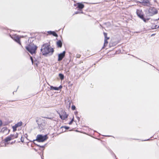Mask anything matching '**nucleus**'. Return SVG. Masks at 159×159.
Instances as JSON below:
<instances>
[{
    "mask_svg": "<svg viewBox=\"0 0 159 159\" xmlns=\"http://www.w3.org/2000/svg\"><path fill=\"white\" fill-rule=\"evenodd\" d=\"M52 34L56 37H58V35L54 31H52Z\"/></svg>",
    "mask_w": 159,
    "mask_h": 159,
    "instance_id": "obj_19",
    "label": "nucleus"
},
{
    "mask_svg": "<svg viewBox=\"0 0 159 159\" xmlns=\"http://www.w3.org/2000/svg\"><path fill=\"white\" fill-rule=\"evenodd\" d=\"M58 88H59V89H61L62 88V86H60L59 87H58Z\"/></svg>",
    "mask_w": 159,
    "mask_h": 159,
    "instance_id": "obj_32",
    "label": "nucleus"
},
{
    "mask_svg": "<svg viewBox=\"0 0 159 159\" xmlns=\"http://www.w3.org/2000/svg\"><path fill=\"white\" fill-rule=\"evenodd\" d=\"M18 134H16L14 135H11L10 136L4 139V141L5 142V146H6V143H7L8 141L13 139L15 138H17L18 137Z\"/></svg>",
    "mask_w": 159,
    "mask_h": 159,
    "instance_id": "obj_5",
    "label": "nucleus"
},
{
    "mask_svg": "<svg viewBox=\"0 0 159 159\" xmlns=\"http://www.w3.org/2000/svg\"><path fill=\"white\" fill-rule=\"evenodd\" d=\"M22 125V122H20L16 124V127H18Z\"/></svg>",
    "mask_w": 159,
    "mask_h": 159,
    "instance_id": "obj_15",
    "label": "nucleus"
},
{
    "mask_svg": "<svg viewBox=\"0 0 159 159\" xmlns=\"http://www.w3.org/2000/svg\"><path fill=\"white\" fill-rule=\"evenodd\" d=\"M60 117L61 118V119L62 120H64L66 119L68 117V115H67L66 114V113L64 111L62 112V115L59 114Z\"/></svg>",
    "mask_w": 159,
    "mask_h": 159,
    "instance_id": "obj_7",
    "label": "nucleus"
},
{
    "mask_svg": "<svg viewBox=\"0 0 159 159\" xmlns=\"http://www.w3.org/2000/svg\"><path fill=\"white\" fill-rule=\"evenodd\" d=\"M109 39V38H107V39H105L104 40V47H105L107 44L108 43V42L107 41V40Z\"/></svg>",
    "mask_w": 159,
    "mask_h": 159,
    "instance_id": "obj_16",
    "label": "nucleus"
},
{
    "mask_svg": "<svg viewBox=\"0 0 159 159\" xmlns=\"http://www.w3.org/2000/svg\"><path fill=\"white\" fill-rule=\"evenodd\" d=\"M141 19H142L145 22H146L147 21H148L149 19H145L144 16Z\"/></svg>",
    "mask_w": 159,
    "mask_h": 159,
    "instance_id": "obj_18",
    "label": "nucleus"
},
{
    "mask_svg": "<svg viewBox=\"0 0 159 159\" xmlns=\"http://www.w3.org/2000/svg\"><path fill=\"white\" fill-rule=\"evenodd\" d=\"M17 127H16V125H15L14 126H13V130L14 131H15L16 130V129Z\"/></svg>",
    "mask_w": 159,
    "mask_h": 159,
    "instance_id": "obj_22",
    "label": "nucleus"
},
{
    "mask_svg": "<svg viewBox=\"0 0 159 159\" xmlns=\"http://www.w3.org/2000/svg\"><path fill=\"white\" fill-rule=\"evenodd\" d=\"M65 51H63L62 53H61L58 55V61H61L62 60L63 58L64 57L65 54Z\"/></svg>",
    "mask_w": 159,
    "mask_h": 159,
    "instance_id": "obj_11",
    "label": "nucleus"
},
{
    "mask_svg": "<svg viewBox=\"0 0 159 159\" xmlns=\"http://www.w3.org/2000/svg\"><path fill=\"white\" fill-rule=\"evenodd\" d=\"M159 20V18L158 19H156V20H156V21H157V20Z\"/></svg>",
    "mask_w": 159,
    "mask_h": 159,
    "instance_id": "obj_36",
    "label": "nucleus"
},
{
    "mask_svg": "<svg viewBox=\"0 0 159 159\" xmlns=\"http://www.w3.org/2000/svg\"><path fill=\"white\" fill-rule=\"evenodd\" d=\"M120 2H121L122 3H123V1H121H121H120Z\"/></svg>",
    "mask_w": 159,
    "mask_h": 159,
    "instance_id": "obj_34",
    "label": "nucleus"
},
{
    "mask_svg": "<svg viewBox=\"0 0 159 159\" xmlns=\"http://www.w3.org/2000/svg\"><path fill=\"white\" fill-rule=\"evenodd\" d=\"M53 31H50L48 32V33L50 34H52V33Z\"/></svg>",
    "mask_w": 159,
    "mask_h": 159,
    "instance_id": "obj_27",
    "label": "nucleus"
},
{
    "mask_svg": "<svg viewBox=\"0 0 159 159\" xmlns=\"http://www.w3.org/2000/svg\"><path fill=\"white\" fill-rule=\"evenodd\" d=\"M37 48V47L36 46L32 44L26 47V50L32 55L35 53Z\"/></svg>",
    "mask_w": 159,
    "mask_h": 159,
    "instance_id": "obj_2",
    "label": "nucleus"
},
{
    "mask_svg": "<svg viewBox=\"0 0 159 159\" xmlns=\"http://www.w3.org/2000/svg\"><path fill=\"white\" fill-rule=\"evenodd\" d=\"M50 89L53 90H59V88L57 87H53L52 86H50Z\"/></svg>",
    "mask_w": 159,
    "mask_h": 159,
    "instance_id": "obj_14",
    "label": "nucleus"
},
{
    "mask_svg": "<svg viewBox=\"0 0 159 159\" xmlns=\"http://www.w3.org/2000/svg\"><path fill=\"white\" fill-rule=\"evenodd\" d=\"M136 14L141 19L144 16V15L141 10H137Z\"/></svg>",
    "mask_w": 159,
    "mask_h": 159,
    "instance_id": "obj_8",
    "label": "nucleus"
},
{
    "mask_svg": "<svg viewBox=\"0 0 159 159\" xmlns=\"http://www.w3.org/2000/svg\"><path fill=\"white\" fill-rule=\"evenodd\" d=\"M46 118H48V119H51V118H47V117H46Z\"/></svg>",
    "mask_w": 159,
    "mask_h": 159,
    "instance_id": "obj_37",
    "label": "nucleus"
},
{
    "mask_svg": "<svg viewBox=\"0 0 159 159\" xmlns=\"http://www.w3.org/2000/svg\"><path fill=\"white\" fill-rule=\"evenodd\" d=\"M78 13V12H75V13H76V14H77V13Z\"/></svg>",
    "mask_w": 159,
    "mask_h": 159,
    "instance_id": "obj_38",
    "label": "nucleus"
},
{
    "mask_svg": "<svg viewBox=\"0 0 159 159\" xmlns=\"http://www.w3.org/2000/svg\"><path fill=\"white\" fill-rule=\"evenodd\" d=\"M11 38L13 39L15 41L19 43V44H21L20 41V38L19 36L15 35L11 37Z\"/></svg>",
    "mask_w": 159,
    "mask_h": 159,
    "instance_id": "obj_9",
    "label": "nucleus"
},
{
    "mask_svg": "<svg viewBox=\"0 0 159 159\" xmlns=\"http://www.w3.org/2000/svg\"><path fill=\"white\" fill-rule=\"evenodd\" d=\"M59 77L61 79V80H63L64 78V75L62 74H61V73L59 74Z\"/></svg>",
    "mask_w": 159,
    "mask_h": 159,
    "instance_id": "obj_17",
    "label": "nucleus"
},
{
    "mask_svg": "<svg viewBox=\"0 0 159 159\" xmlns=\"http://www.w3.org/2000/svg\"><path fill=\"white\" fill-rule=\"evenodd\" d=\"M143 1L140 2L142 3V5L144 6H148L150 5V2L149 0H142Z\"/></svg>",
    "mask_w": 159,
    "mask_h": 159,
    "instance_id": "obj_10",
    "label": "nucleus"
},
{
    "mask_svg": "<svg viewBox=\"0 0 159 159\" xmlns=\"http://www.w3.org/2000/svg\"><path fill=\"white\" fill-rule=\"evenodd\" d=\"M2 125V121L1 120H0V126H1Z\"/></svg>",
    "mask_w": 159,
    "mask_h": 159,
    "instance_id": "obj_29",
    "label": "nucleus"
},
{
    "mask_svg": "<svg viewBox=\"0 0 159 159\" xmlns=\"http://www.w3.org/2000/svg\"><path fill=\"white\" fill-rule=\"evenodd\" d=\"M13 143V142L11 143V144H12Z\"/></svg>",
    "mask_w": 159,
    "mask_h": 159,
    "instance_id": "obj_40",
    "label": "nucleus"
},
{
    "mask_svg": "<svg viewBox=\"0 0 159 159\" xmlns=\"http://www.w3.org/2000/svg\"><path fill=\"white\" fill-rule=\"evenodd\" d=\"M40 147L41 148H43L44 147V146H40Z\"/></svg>",
    "mask_w": 159,
    "mask_h": 159,
    "instance_id": "obj_35",
    "label": "nucleus"
},
{
    "mask_svg": "<svg viewBox=\"0 0 159 159\" xmlns=\"http://www.w3.org/2000/svg\"><path fill=\"white\" fill-rule=\"evenodd\" d=\"M77 58H80V55L79 54H77L76 56Z\"/></svg>",
    "mask_w": 159,
    "mask_h": 159,
    "instance_id": "obj_28",
    "label": "nucleus"
},
{
    "mask_svg": "<svg viewBox=\"0 0 159 159\" xmlns=\"http://www.w3.org/2000/svg\"><path fill=\"white\" fill-rule=\"evenodd\" d=\"M157 25H155L154 26V27L152 28V29H157Z\"/></svg>",
    "mask_w": 159,
    "mask_h": 159,
    "instance_id": "obj_26",
    "label": "nucleus"
},
{
    "mask_svg": "<svg viewBox=\"0 0 159 159\" xmlns=\"http://www.w3.org/2000/svg\"><path fill=\"white\" fill-rule=\"evenodd\" d=\"M75 107L74 105H72L71 107V109L72 110H74L75 109Z\"/></svg>",
    "mask_w": 159,
    "mask_h": 159,
    "instance_id": "obj_21",
    "label": "nucleus"
},
{
    "mask_svg": "<svg viewBox=\"0 0 159 159\" xmlns=\"http://www.w3.org/2000/svg\"><path fill=\"white\" fill-rule=\"evenodd\" d=\"M104 34L105 37V39H107V34L106 33H104Z\"/></svg>",
    "mask_w": 159,
    "mask_h": 159,
    "instance_id": "obj_23",
    "label": "nucleus"
},
{
    "mask_svg": "<svg viewBox=\"0 0 159 159\" xmlns=\"http://www.w3.org/2000/svg\"><path fill=\"white\" fill-rule=\"evenodd\" d=\"M30 59L31 60L32 62L33 63V60L32 57H30Z\"/></svg>",
    "mask_w": 159,
    "mask_h": 159,
    "instance_id": "obj_30",
    "label": "nucleus"
},
{
    "mask_svg": "<svg viewBox=\"0 0 159 159\" xmlns=\"http://www.w3.org/2000/svg\"><path fill=\"white\" fill-rule=\"evenodd\" d=\"M77 4L78 5V7L79 9H82L84 7V5L81 3H78Z\"/></svg>",
    "mask_w": 159,
    "mask_h": 159,
    "instance_id": "obj_12",
    "label": "nucleus"
},
{
    "mask_svg": "<svg viewBox=\"0 0 159 159\" xmlns=\"http://www.w3.org/2000/svg\"><path fill=\"white\" fill-rule=\"evenodd\" d=\"M74 118L73 117V118L71 120V121L69 123V125H71L72 124V122L74 121Z\"/></svg>",
    "mask_w": 159,
    "mask_h": 159,
    "instance_id": "obj_20",
    "label": "nucleus"
},
{
    "mask_svg": "<svg viewBox=\"0 0 159 159\" xmlns=\"http://www.w3.org/2000/svg\"><path fill=\"white\" fill-rule=\"evenodd\" d=\"M43 120L42 119H39L38 121V124L39 125V128L40 129H43V128L44 127V126L45 125V123L44 122H43V123H40L39 122V121H43Z\"/></svg>",
    "mask_w": 159,
    "mask_h": 159,
    "instance_id": "obj_6",
    "label": "nucleus"
},
{
    "mask_svg": "<svg viewBox=\"0 0 159 159\" xmlns=\"http://www.w3.org/2000/svg\"><path fill=\"white\" fill-rule=\"evenodd\" d=\"M147 10L148 12L147 14L149 16H152L158 13L157 10L154 7H150Z\"/></svg>",
    "mask_w": 159,
    "mask_h": 159,
    "instance_id": "obj_3",
    "label": "nucleus"
},
{
    "mask_svg": "<svg viewBox=\"0 0 159 159\" xmlns=\"http://www.w3.org/2000/svg\"><path fill=\"white\" fill-rule=\"evenodd\" d=\"M108 136V137H109V136Z\"/></svg>",
    "mask_w": 159,
    "mask_h": 159,
    "instance_id": "obj_41",
    "label": "nucleus"
},
{
    "mask_svg": "<svg viewBox=\"0 0 159 159\" xmlns=\"http://www.w3.org/2000/svg\"><path fill=\"white\" fill-rule=\"evenodd\" d=\"M24 138H23L22 136L21 137L20 140L21 142H23L24 141Z\"/></svg>",
    "mask_w": 159,
    "mask_h": 159,
    "instance_id": "obj_24",
    "label": "nucleus"
},
{
    "mask_svg": "<svg viewBox=\"0 0 159 159\" xmlns=\"http://www.w3.org/2000/svg\"><path fill=\"white\" fill-rule=\"evenodd\" d=\"M48 139L47 135H38L37 136L36 140L39 142H43Z\"/></svg>",
    "mask_w": 159,
    "mask_h": 159,
    "instance_id": "obj_4",
    "label": "nucleus"
},
{
    "mask_svg": "<svg viewBox=\"0 0 159 159\" xmlns=\"http://www.w3.org/2000/svg\"><path fill=\"white\" fill-rule=\"evenodd\" d=\"M77 119L78 120H79L80 119V117H77Z\"/></svg>",
    "mask_w": 159,
    "mask_h": 159,
    "instance_id": "obj_33",
    "label": "nucleus"
},
{
    "mask_svg": "<svg viewBox=\"0 0 159 159\" xmlns=\"http://www.w3.org/2000/svg\"><path fill=\"white\" fill-rule=\"evenodd\" d=\"M57 46L61 48L62 46V43L61 41L60 40L58 41L57 43Z\"/></svg>",
    "mask_w": 159,
    "mask_h": 159,
    "instance_id": "obj_13",
    "label": "nucleus"
},
{
    "mask_svg": "<svg viewBox=\"0 0 159 159\" xmlns=\"http://www.w3.org/2000/svg\"><path fill=\"white\" fill-rule=\"evenodd\" d=\"M157 28H159V25L157 26Z\"/></svg>",
    "mask_w": 159,
    "mask_h": 159,
    "instance_id": "obj_39",
    "label": "nucleus"
},
{
    "mask_svg": "<svg viewBox=\"0 0 159 159\" xmlns=\"http://www.w3.org/2000/svg\"><path fill=\"white\" fill-rule=\"evenodd\" d=\"M41 51L43 55L50 53L52 55L54 52L53 49L49 47V45L48 43H45L41 47Z\"/></svg>",
    "mask_w": 159,
    "mask_h": 159,
    "instance_id": "obj_1",
    "label": "nucleus"
},
{
    "mask_svg": "<svg viewBox=\"0 0 159 159\" xmlns=\"http://www.w3.org/2000/svg\"><path fill=\"white\" fill-rule=\"evenodd\" d=\"M150 140L149 139H147L144 140H142V141H148V140Z\"/></svg>",
    "mask_w": 159,
    "mask_h": 159,
    "instance_id": "obj_31",
    "label": "nucleus"
},
{
    "mask_svg": "<svg viewBox=\"0 0 159 159\" xmlns=\"http://www.w3.org/2000/svg\"><path fill=\"white\" fill-rule=\"evenodd\" d=\"M62 127L65 128L66 129H68L69 128V127L66 126H63Z\"/></svg>",
    "mask_w": 159,
    "mask_h": 159,
    "instance_id": "obj_25",
    "label": "nucleus"
}]
</instances>
